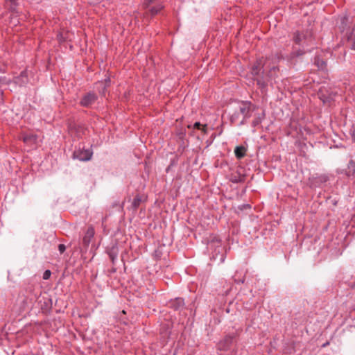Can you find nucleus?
Instances as JSON below:
<instances>
[{
	"label": "nucleus",
	"mask_w": 355,
	"mask_h": 355,
	"mask_svg": "<svg viewBox=\"0 0 355 355\" xmlns=\"http://www.w3.org/2000/svg\"><path fill=\"white\" fill-rule=\"evenodd\" d=\"M293 41L296 44L302 45V46H310L313 44V33L311 30H307L302 33L296 31L293 35Z\"/></svg>",
	"instance_id": "f257e3e1"
},
{
	"label": "nucleus",
	"mask_w": 355,
	"mask_h": 355,
	"mask_svg": "<svg viewBox=\"0 0 355 355\" xmlns=\"http://www.w3.org/2000/svg\"><path fill=\"white\" fill-rule=\"evenodd\" d=\"M254 105L250 101H241L237 108L238 111L243 116L239 123V125H244L246 120L251 116L250 112L254 110Z\"/></svg>",
	"instance_id": "f03ea898"
},
{
	"label": "nucleus",
	"mask_w": 355,
	"mask_h": 355,
	"mask_svg": "<svg viewBox=\"0 0 355 355\" xmlns=\"http://www.w3.org/2000/svg\"><path fill=\"white\" fill-rule=\"evenodd\" d=\"M95 234V230L94 228L92 226H89L86 232H85V234L83 237L81 245L82 247L80 248V250L83 251H87L92 239L94 238Z\"/></svg>",
	"instance_id": "7ed1b4c3"
},
{
	"label": "nucleus",
	"mask_w": 355,
	"mask_h": 355,
	"mask_svg": "<svg viewBox=\"0 0 355 355\" xmlns=\"http://www.w3.org/2000/svg\"><path fill=\"white\" fill-rule=\"evenodd\" d=\"M230 180L233 183L243 182L245 180V174L244 169L241 167L237 168L236 171L231 173Z\"/></svg>",
	"instance_id": "20e7f679"
},
{
	"label": "nucleus",
	"mask_w": 355,
	"mask_h": 355,
	"mask_svg": "<svg viewBox=\"0 0 355 355\" xmlns=\"http://www.w3.org/2000/svg\"><path fill=\"white\" fill-rule=\"evenodd\" d=\"M265 62L263 58L257 59L252 64L251 68V73L254 77L259 76L263 73V66Z\"/></svg>",
	"instance_id": "39448f33"
},
{
	"label": "nucleus",
	"mask_w": 355,
	"mask_h": 355,
	"mask_svg": "<svg viewBox=\"0 0 355 355\" xmlns=\"http://www.w3.org/2000/svg\"><path fill=\"white\" fill-rule=\"evenodd\" d=\"M97 100V96L94 92H89L85 94L80 101V105L88 107Z\"/></svg>",
	"instance_id": "423d86ee"
},
{
	"label": "nucleus",
	"mask_w": 355,
	"mask_h": 355,
	"mask_svg": "<svg viewBox=\"0 0 355 355\" xmlns=\"http://www.w3.org/2000/svg\"><path fill=\"white\" fill-rule=\"evenodd\" d=\"M87 130L83 126L79 125H70L69 127V134L74 137L80 138L85 135Z\"/></svg>",
	"instance_id": "0eeeda50"
},
{
	"label": "nucleus",
	"mask_w": 355,
	"mask_h": 355,
	"mask_svg": "<svg viewBox=\"0 0 355 355\" xmlns=\"http://www.w3.org/2000/svg\"><path fill=\"white\" fill-rule=\"evenodd\" d=\"M92 153L89 150L87 149H78L76 150L73 153V158L78 159L80 161H87L92 157Z\"/></svg>",
	"instance_id": "6e6552de"
},
{
	"label": "nucleus",
	"mask_w": 355,
	"mask_h": 355,
	"mask_svg": "<svg viewBox=\"0 0 355 355\" xmlns=\"http://www.w3.org/2000/svg\"><path fill=\"white\" fill-rule=\"evenodd\" d=\"M236 336V334L235 333L226 336L224 339L220 342V349L223 350L228 349L232 345L233 340Z\"/></svg>",
	"instance_id": "1a4fd4ad"
},
{
	"label": "nucleus",
	"mask_w": 355,
	"mask_h": 355,
	"mask_svg": "<svg viewBox=\"0 0 355 355\" xmlns=\"http://www.w3.org/2000/svg\"><path fill=\"white\" fill-rule=\"evenodd\" d=\"M168 306L175 311H180L184 307V302L182 298L177 297L174 300H171L168 302Z\"/></svg>",
	"instance_id": "9d476101"
},
{
	"label": "nucleus",
	"mask_w": 355,
	"mask_h": 355,
	"mask_svg": "<svg viewBox=\"0 0 355 355\" xmlns=\"http://www.w3.org/2000/svg\"><path fill=\"white\" fill-rule=\"evenodd\" d=\"M28 81V74L26 71H22L19 76L15 78V83L17 84L26 83Z\"/></svg>",
	"instance_id": "9b49d317"
},
{
	"label": "nucleus",
	"mask_w": 355,
	"mask_h": 355,
	"mask_svg": "<svg viewBox=\"0 0 355 355\" xmlns=\"http://www.w3.org/2000/svg\"><path fill=\"white\" fill-rule=\"evenodd\" d=\"M246 148L243 146H236L234 150L235 156L238 159H241L245 155Z\"/></svg>",
	"instance_id": "f8f14e48"
},
{
	"label": "nucleus",
	"mask_w": 355,
	"mask_h": 355,
	"mask_svg": "<svg viewBox=\"0 0 355 355\" xmlns=\"http://www.w3.org/2000/svg\"><path fill=\"white\" fill-rule=\"evenodd\" d=\"M314 63L320 70H325L327 69V63L320 57L316 56L314 59Z\"/></svg>",
	"instance_id": "ddd939ff"
},
{
	"label": "nucleus",
	"mask_w": 355,
	"mask_h": 355,
	"mask_svg": "<svg viewBox=\"0 0 355 355\" xmlns=\"http://www.w3.org/2000/svg\"><path fill=\"white\" fill-rule=\"evenodd\" d=\"M241 114L239 113V112L238 111L237 109H236L234 112V113H232L230 116V122L232 124H238L239 125V121H241Z\"/></svg>",
	"instance_id": "4468645a"
},
{
	"label": "nucleus",
	"mask_w": 355,
	"mask_h": 355,
	"mask_svg": "<svg viewBox=\"0 0 355 355\" xmlns=\"http://www.w3.org/2000/svg\"><path fill=\"white\" fill-rule=\"evenodd\" d=\"M264 118H265V113L264 112H263L261 114H259L252 121V125L254 128H256V127L259 126L261 123V122L264 119Z\"/></svg>",
	"instance_id": "2eb2a0df"
},
{
	"label": "nucleus",
	"mask_w": 355,
	"mask_h": 355,
	"mask_svg": "<svg viewBox=\"0 0 355 355\" xmlns=\"http://www.w3.org/2000/svg\"><path fill=\"white\" fill-rule=\"evenodd\" d=\"M141 198L139 195H137L132 202V205H131V208L134 210V211H137V209L139 208V207L141 205Z\"/></svg>",
	"instance_id": "dca6fc26"
},
{
	"label": "nucleus",
	"mask_w": 355,
	"mask_h": 355,
	"mask_svg": "<svg viewBox=\"0 0 355 355\" xmlns=\"http://www.w3.org/2000/svg\"><path fill=\"white\" fill-rule=\"evenodd\" d=\"M163 8L164 6L162 4H158L150 8L148 12L152 16H155L158 14Z\"/></svg>",
	"instance_id": "f3484780"
},
{
	"label": "nucleus",
	"mask_w": 355,
	"mask_h": 355,
	"mask_svg": "<svg viewBox=\"0 0 355 355\" xmlns=\"http://www.w3.org/2000/svg\"><path fill=\"white\" fill-rule=\"evenodd\" d=\"M281 59H282V56L279 53L272 54L266 58V60H271L273 64L278 62Z\"/></svg>",
	"instance_id": "a211bd4d"
},
{
	"label": "nucleus",
	"mask_w": 355,
	"mask_h": 355,
	"mask_svg": "<svg viewBox=\"0 0 355 355\" xmlns=\"http://www.w3.org/2000/svg\"><path fill=\"white\" fill-rule=\"evenodd\" d=\"M10 2V6L9 8V10L12 12V16H14V15L17 14L18 11L17 10V0H8Z\"/></svg>",
	"instance_id": "6ab92c4d"
},
{
	"label": "nucleus",
	"mask_w": 355,
	"mask_h": 355,
	"mask_svg": "<svg viewBox=\"0 0 355 355\" xmlns=\"http://www.w3.org/2000/svg\"><path fill=\"white\" fill-rule=\"evenodd\" d=\"M117 249L112 248L108 252L109 257L110 258L112 263L114 264L117 257Z\"/></svg>",
	"instance_id": "aec40b11"
},
{
	"label": "nucleus",
	"mask_w": 355,
	"mask_h": 355,
	"mask_svg": "<svg viewBox=\"0 0 355 355\" xmlns=\"http://www.w3.org/2000/svg\"><path fill=\"white\" fill-rule=\"evenodd\" d=\"M340 26H339V28L341 31H344L348 25V17L347 16H343L340 18Z\"/></svg>",
	"instance_id": "412c9836"
},
{
	"label": "nucleus",
	"mask_w": 355,
	"mask_h": 355,
	"mask_svg": "<svg viewBox=\"0 0 355 355\" xmlns=\"http://www.w3.org/2000/svg\"><path fill=\"white\" fill-rule=\"evenodd\" d=\"M279 71V67L276 65H273L270 67L268 75L270 77H276L277 76V72Z\"/></svg>",
	"instance_id": "4be33fe9"
},
{
	"label": "nucleus",
	"mask_w": 355,
	"mask_h": 355,
	"mask_svg": "<svg viewBox=\"0 0 355 355\" xmlns=\"http://www.w3.org/2000/svg\"><path fill=\"white\" fill-rule=\"evenodd\" d=\"M201 123L200 122H196L193 125V128H196V129H201L202 131L206 134L207 133V124L202 125V128H201Z\"/></svg>",
	"instance_id": "5701e85b"
},
{
	"label": "nucleus",
	"mask_w": 355,
	"mask_h": 355,
	"mask_svg": "<svg viewBox=\"0 0 355 355\" xmlns=\"http://www.w3.org/2000/svg\"><path fill=\"white\" fill-rule=\"evenodd\" d=\"M36 139V136L35 135H26L23 137V141L27 143L28 141H35Z\"/></svg>",
	"instance_id": "b1692460"
},
{
	"label": "nucleus",
	"mask_w": 355,
	"mask_h": 355,
	"mask_svg": "<svg viewBox=\"0 0 355 355\" xmlns=\"http://www.w3.org/2000/svg\"><path fill=\"white\" fill-rule=\"evenodd\" d=\"M348 42L350 43L351 49L355 50V35L351 34L348 37Z\"/></svg>",
	"instance_id": "393cba45"
},
{
	"label": "nucleus",
	"mask_w": 355,
	"mask_h": 355,
	"mask_svg": "<svg viewBox=\"0 0 355 355\" xmlns=\"http://www.w3.org/2000/svg\"><path fill=\"white\" fill-rule=\"evenodd\" d=\"M304 53H305V51L304 50H298V51L292 52L291 57L292 58L298 57V56L304 55Z\"/></svg>",
	"instance_id": "a878e982"
},
{
	"label": "nucleus",
	"mask_w": 355,
	"mask_h": 355,
	"mask_svg": "<svg viewBox=\"0 0 355 355\" xmlns=\"http://www.w3.org/2000/svg\"><path fill=\"white\" fill-rule=\"evenodd\" d=\"M155 0H144L143 3V7L145 9L149 8V6L155 1Z\"/></svg>",
	"instance_id": "bb28decb"
},
{
	"label": "nucleus",
	"mask_w": 355,
	"mask_h": 355,
	"mask_svg": "<svg viewBox=\"0 0 355 355\" xmlns=\"http://www.w3.org/2000/svg\"><path fill=\"white\" fill-rule=\"evenodd\" d=\"M57 39L60 43L64 42L65 41V37L63 35V33H59L57 35Z\"/></svg>",
	"instance_id": "cd10ccee"
},
{
	"label": "nucleus",
	"mask_w": 355,
	"mask_h": 355,
	"mask_svg": "<svg viewBox=\"0 0 355 355\" xmlns=\"http://www.w3.org/2000/svg\"><path fill=\"white\" fill-rule=\"evenodd\" d=\"M51 275V270H46L43 273V279L45 280L49 279L50 278Z\"/></svg>",
	"instance_id": "c85d7f7f"
},
{
	"label": "nucleus",
	"mask_w": 355,
	"mask_h": 355,
	"mask_svg": "<svg viewBox=\"0 0 355 355\" xmlns=\"http://www.w3.org/2000/svg\"><path fill=\"white\" fill-rule=\"evenodd\" d=\"M65 250H66V246L64 244H60L58 245V250L60 252V254L64 253Z\"/></svg>",
	"instance_id": "c756f323"
},
{
	"label": "nucleus",
	"mask_w": 355,
	"mask_h": 355,
	"mask_svg": "<svg viewBox=\"0 0 355 355\" xmlns=\"http://www.w3.org/2000/svg\"><path fill=\"white\" fill-rule=\"evenodd\" d=\"M348 168H352L353 169L352 174L354 173V168H355V162L352 160H351L349 163Z\"/></svg>",
	"instance_id": "7c9ffc66"
},
{
	"label": "nucleus",
	"mask_w": 355,
	"mask_h": 355,
	"mask_svg": "<svg viewBox=\"0 0 355 355\" xmlns=\"http://www.w3.org/2000/svg\"><path fill=\"white\" fill-rule=\"evenodd\" d=\"M88 3L91 5H94L100 2L101 0H87Z\"/></svg>",
	"instance_id": "2f4dec72"
},
{
	"label": "nucleus",
	"mask_w": 355,
	"mask_h": 355,
	"mask_svg": "<svg viewBox=\"0 0 355 355\" xmlns=\"http://www.w3.org/2000/svg\"><path fill=\"white\" fill-rule=\"evenodd\" d=\"M350 134L352 135V137L353 140L355 141V129L351 130H350Z\"/></svg>",
	"instance_id": "473e14b6"
},
{
	"label": "nucleus",
	"mask_w": 355,
	"mask_h": 355,
	"mask_svg": "<svg viewBox=\"0 0 355 355\" xmlns=\"http://www.w3.org/2000/svg\"><path fill=\"white\" fill-rule=\"evenodd\" d=\"M328 344H329V343H327L324 344V345H323V347L327 346Z\"/></svg>",
	"instance_id": "72a5a7b5"
},
{
	"label": "nucleus",
	"mask_w": 355,
	"mask_h": 355,
	"mask_svg": "<svg viewBox=\"0 0 355 355\" xmlns=\"http://www.w3.org/2000/svg\"><path fill=\"white\" fill-rule=\"evenodd\" d=\"M187 128H191V125H187Z\"/></svg>",
	"instance_id": "f704fd0d"
},
{
	"label": "nucleus",
	"mask_w": 355,
	"mask_h": 355,
	"mask_svg": "<svg viewBox=\"0 0 355 355\" xmlns=\"http://www.w3.org/2000/svg\"><path fill=\"white\" fill-rule=\"evenodd\" d=\"M350 175V171L349 172V173H347V176H349Z\"/></svg>",
	"instance_id": "c9c22d12"
}]
</instances>
